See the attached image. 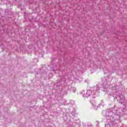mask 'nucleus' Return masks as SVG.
<instances>
[{
    "label": "nucleus",
    "mask_w": 127,
    "mask_h": 127,
    "mask_svg": "<svg viewBox=\"0 0 127 127\" xmlns=\"http://www.w3.org/2000/svg\"><path fill=\"white\" fill-rule=\"evenodd\" d=\"M109 126H110V125H109V124H106L105 125V127H109Z\"/></svg>",
    "instance_id": "obj_1"
}]
</instances>
